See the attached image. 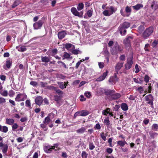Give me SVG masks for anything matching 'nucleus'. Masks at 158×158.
Listing matches in <instances>:
<instances>
[{
  "label": "nucleus",
  "instance_id": "nucleus-1",
  "mask_svg": "<svg viewBox=\"0 0 158 158\" xmlns=\"http://www.w3.org/2000/svg\"><path fill=\"white\" fill-rule=\"evenodd\" d=\"M130 23L128 22H125L122 24H120L119 27V30L120 31V33L123 35H125L126 32V30L125 29L130 27Z\"/></svg>",
  "mask_w": 158,
  "mask_h": 158
},
{
  "label": "nucleus",
  "instance_id": "nucleus-2",
  "mask_svg": "<svg viewBox=\"0 0 158 158\" xmlns=\"http://www.w3.org/2000/svg\"><path fill=\"white\" fill-rule=\"evenodd\" d=\"M108 10H106L103 12V14L106 16H109L113 14L117 10V9L113 6H110L109 8L106 7Z\"/></svg>",
  "mask_w": 158,
  "mask_h": 158
},
{
  "label": "nucleus",
  "instance_id": "nucleus-3",
  "mask_svg": "<svg viewBox=\"0 0 158 158\" xmlns=\"http://www.w3.org/2000/svg\"><path fill=\"white\" fill-rule=\"evenodd\" d=\"M153 31V28L152 27L147 28L142 34V37L145 39H147L152 34Z\"/></svg>",
  "mask_w": 158,
  "mask_h": 158
},
{
  "label": "nucleus",
  "instance_id": "nucleus-4",
  "mask_svg": "<svg viewBox=\"0 0 158 158\" xmlns=\"http://www.w3.org/2000/svg\"><path fill=\"white\" fill-rule=\"evenodd\" d=\"M133 57L132 56L128 57L127 59L126 63L125 64V69L128 70L131 68L133 64Z\"/></svg>",
  "mask_w": 158,
  "mask_h": 158
},
{
  "label": "nucleus",
  "instance_id": "nucleus-5",
  "mask_svg": "<svg viewBox=\"0 0 158 158\" xmlns=\"http://www.w3.org/2000/svg\"><path fill=\"white\" fill-rule=\"evenodd\" d=\"M27 98V96L25 94H17L15 99V101L20 102L24 101Z\"/></svg>",
  "mask_w": 158,
  "mask_h": 158
},
{
  "label": "nucleus",
  "instance_id": "nucleus-6",
  "mask_svg": "<svg viewBox=\"0 0 158 158\" xmlns=\"http://www.w3.org/2000/svg\"><path fill=\"white\" fill-rule=\"evenodd\" d=\"M44 19L42 18L41 19L39 20L38 22H35L33 24V27L34 29L37 30L40 29L42 27L43 24L44 23Z\"/></svg>",
  "mask_w": 158,
  "mask_h": 158
},
{
  "label": "nucleus",
  "instance_id": "nucleus-7",
  "mask_svg": "<svg viewBox=\"0 0 158 158\" xmlns=\"http://www.w3.org/2000/svg\"><path fill=\"white\" fill-rule=\"evenodd\" d=\"M53 147L52 146L47 145L45 146L44 148V152L47 153H50L53 150Z\"/></svg>",
  "mask_w": 158,
  "mask_h": 158
},
{
  "label": "nucleus",
  "instance_id": "nucleus-8",
  "mask_svg": "<svg viewBox=\"0 0 158 158\" xmlns=\"http://www.w3.org/2000/svg\"><path fill=\"white\" fill-rule=\"evenodd\" d=\"M145 98L146 100L148 102V103L149 104H151L152 105H153V98L151 94L148 95L146 96L145 97Z\"/></svg>",
  "mask_w": 158,
  "mask_h": 158
},
{
  "label": "nucleus",
  "instance_id": "nucleus-9",
  "mask_svg": "<svg viewBox=\"0 0 158 158\" xmlns=\"http://www.w3.org/2000/svg\"><path fill=\"white\" fill-rule=\"evenodd\" d=\"M107 73L108 71L106 70V72L103 73L102 75H101L97 79L96 81H101L104 80L107 76Z\"/></svg>",
  "mask_w": 158,
  "mask_h": 158
},
{
  "label": "nucleus",
  "instance_id": "nucleus-10",
  "mask_svg": "<svg viewBox=\"0 0 158 158\" xmlns=\"http://www.w3.org/2000/svg\"><path fill=\"white\" fill-rule=\"evenodd\" d=\"M121 97V95L119 93H116L115 94H113L112 95L110 96V100H113L117 99Z\"/></svg>",
  "mask_w": 158,
  "mask_h": 158
},
{
  "label": "nucleus",
  "instance_id": "nucleus-11",
  "mask_svg": "<svg viewBox=\"0 0 158 158\" xmlns=\"http://www.w3.org/2000/svg\"><path fill=\"white\" fill-rule=\"evenodd\" d=\"M43 101V98L40 96L37 97L35 99V103L39 106L41 105Z\"/></svg>",
  "mask_w": 158,
  "mask_h": 158
},
{
  "label": "nucleus",
  "instance_id": "nucleus-12",
  "mask_svg": "<svg viewBox=\"0 0 158 158\" xmlns=\"http://www.w3.org/2000/svg\"><path fill=\"white\" fill-rule=\"evenodd\" d=\"M67 33L65 31H60L58 33V36L59 39H62L65 36Z\"/></svg>",
  "mask_w": 158,
  "mask_h": 158
},
{
  "label": "nucleus",
  "instance_id": "nucleus-13",
  "mask_svg": "<svg viewBox=\"0 0 158 158\" xmlns=\"http://www.w3.org/2000/svg\"><path fill=\"white\" fill-rule=\"evenodd\" d=\"M71 10L72 13L75 15L78 16L79 17H82V15H80L79 13L77 10L74 7H72Z\"/></svg>",
  "mask_w": 158,
  "mask_h": 158
},
{
  "label": "nucleus",
  "instance_id": "nucleus-14",
  "mask_svg": "<svg viewBox=\"0 0 158 158\" xmlns=\"http://www.w3.org/2000/svg\"><path fill=\"white\" fill-rule=\"evenodd\" d=\"M103 123L106 125L107 128H110L111 127V125L110 122L109 120V117H106L105 118Z\"/></svg>",
  "mask_w": 158,
  "mask_h": 158
},
{
  "label": "nucleus",
  "instance_id": "nucleus-15",
  "mask_svg": "<svg viewBox=\"0 0 158 158\" xmlns=\"http://www.w3.org/2000/svg\"><path fill=\"white\" fill-rule=\"evenodd\" d=\"M123 63H121L119 62L117 63L115 67V70L117 72H118L123 67Z\"/></svg>",
  "mask_w": 158,
  "mask_h": 158
},
{
  "label": "nucleus",
  "instance_id": "nucleus-16",
  "mask_svg": "<svg viewBox=\"0 0 158 158\" xmlns=\"http://www.w3.org/2000/svg\"><path fill=\"white\" fill-rule=\"evenodd\" d=\"M65 48L66 49L70 51H71L73 49H74L75 48L74 45L69 43L66 44Z\"/></svg>",
  "mask_w": 158,
  "mask_h": 158
},
{
  "label": "nucleus",
  "instance_id": "nucleus-17",
  "mask_svg": "<svg viewBox=\"0 0 158 158\" xmlns=\"http://www.w3.org/2000/svg\"><path fill=\"white\" fill-rule=\"evenodd\" d=\"M114 47L118 52H121L123 50V47L122 46L119 45L117 43L115 44Z\"/></svg>",
  "mask_w": 158,
  "mask_h": 158
},
{
  "label": "nucleus",
  "instance_id": "nucleus-18",
  "mask_svg": "<svg viewBox=\"0 0 158 158\" xmlns=\"http://www.w3.org/2000/svg\"><path fill=\"white\" fill-rule=\"evenodd\" d=\"M8 145L6 144H4V145L1 148L3 153L6 155V153L8 150Z\"/></svg>",
  "mask_w": 158,
  "mask_h": 158
},
{
  "label": "nucleus",
  "instance_id": "nucleus-19",
  "mask_svg": "<svg viewBox=\"0 0 158 158\" xmlns=\"http://www.w3.org/2000/svg\"><path fill=\"white\" fill-rule=\"evenodd\" d=\"M15 122V120L12 118H6V123L9 125H13Z\"/></svg>",
  "mask_w": 158,
  "mask_h": 158
},
{
  "label": "nucleus",
  "instance_id": "nucleus-20",
  "mask_svg": "<svg viewBox=\"0 0 158 158\" xmlns=\"http://www.w3.org/2000/svg\"><path fill=\"white\" fill-rule=\"evenodd\" d=\"M132 37L131 36H128L127 38L124 40L123 42L124 44L129 45L131 41V40L132 39Z\"/></svg>",
  "mask_w": 158,
  "mask_h": 158
},
{
  "label": "nucleus",
  "instance_id": "nucleus-21",
  "mask_svg": "<svg viewBox=\"0 0 158 158\" xmlns=\"http://www.w3.org/2000/svg\"><path fill=\"white\" fill-rule=\"evenodd\" d=\"M143 6L142 4H138L136 5L133 6L132 7L134 9L137 10L143 7Z\"/></svg>",
  "mask_w": 158,
  "mask_h": 158
},
{
  "label": "nucleus",
  "instance_id": "nucleus-22",
  "mask_svg": "<svg viewBox=\"0 0 158 158\" xmlns=\"http://www.w3.org/2000/svg\"><path fill=\"white\" fill-rule=\"evenodd\" d=\"M121 107V109L124 111H127L128 110V107L127 104L125 103H122Z\"/></svg>",
  "mask_w": 158,
  "mask_h": 158
},
{
  "label": "nucleus",
  "instance_id": "nucleus-23",
  "mask_svg": "<svg viewBox=\"0 0 158 158\" xmlns=\"http://www.w3.org/2000/svg\"><path fill=\"white\" fill-rule=\"evenodd\" d=\"M151 129L154 131H158V124L156 123H154L151 127Z\"/></svg>",
  "mask_w": 158,
  "mask_h": 158
},
{
  "label": "nucleus",
  "instance_id": "nucleus-24",
  "mask_svg": "<svg viewBox=\"0 0 158 158\" xmlns=\"http://www.w3.org/2000/svg\"><path fill=\"white\" fill-rule=\"evenodd\" d=\"M86 129L84 127H82L76 131L77 133L82 134L85 132Z\"/></svg>",
  "mask_w": 158,
  "mask_h": 158
},
{
  "label": "nucleus",
  "instance_id": "nucleus-25",
  "mask_svg": "<svg viewBox=\"0 0 158 158\" xmlns=\"http://www.w3.org/2000/svg\"><path fill=\"white\" fill-rule=\"evenodd\" d=\"M57 83L59 85V87L61 89H63L66 88L65 83H64L62 82H59Z\"/></svg>",
  "mask_w": 158,
  "mask_h": 158
},
{
  "label": "nucleus",
  "instance_id": "nucleus-26",
  "mask_svg": "<svg viewBox=\"0 0 158 158\" xmlns=\"http://www.w3.org/2000/svg\"><path fill=\"white\" fill-rule=\"evenodd\" d=\"M41 58L42 61L43 62H48L50 61V59L48 57L41 56Z\"/></svg>",
  "mask_w": 158,
  "mask_h": 158
},
{
  "label": "nucleus",
  "instance_id": "nucleus-27",
  "mask_svg": "<svg viewBox=\"0 0 158 158\" xmlns=\"http://www.w3.org/2000/svg\"><path fill=\"white\" fill-rule=\"evenodd\" d=\"M115 92V91L114 90H108L105 91V93L107 95H110V96Z\"/></svg>",
  "mask_w": 158,
  "mask_h": 158
},
{
  "label": "nucleus",
  "instance_id": "nucleus-28",
  "mask_svg": "<svg viewBox=\"0 0 158 158\" xmlns=\"http://www.w3.org/2000/svg\"><path fill=\"white\" fill-rule=\"evenodd\" d=\"M16 48L18 49L19 51L21 52L25 51L26 50L25 47L24 46H22L21 47L17 46L16 47Z\"/></svg>",
  "mask_w": 158,
  "mask_h": 158
},
{
  "label": "nucleus",
  "instance_id": "nucleus-29",
  "mask_svg": "<svg viewBox=\"0 0 158 158\" xmlns=\"http://www.w3.org/2000/svg\"><path fill=\"white\" fill-rule=\"evenodd\" d=\"M118 145L121 147H124L125 144H127L126 141H119L117 142Z\"/></svg>",
  "mask_w": 158,
  "mask_h": 158
},
{
  "label": "nucleus",
  "instance_id": "nucleus-30",
  "mask_svg": "<svg viewBox=\"0 0 158 158\" xmlns=\"http://www.w3.org/2000/svg\"><path fill=\"white\" fill-rule=\"evenodd\" d=\"M110 110V108H106V109L102 111V114L104 115H106L109 113Z\"/></svg>",
  "mask_w": 158,
  "mask_h": 158
},
{
  "label": "nucleus",
  "instance_id": "nucleus-31",
  "mask_svg": "<svg viewBox=\"0 0 158 158\" xmlns=\"http://www.w3.org/2000/svg\"><path fill=\"white\" fill-rule=\"evenodd\" d=\"M64 58L62 59L63 60L64 59L70 58L72 59V57L67 52H65L64 53Z\"/></svg>",
  "mask_w": 158,
  "mask_h": 158
},
{
  "label": "nucleus",
  "instance_id": "nucleus-32",
  "mask_svg": "<svg viewBox=\"0 0 158 158\" xmlns=\"http://www.w3.org/2000/svg\"><path fill=\"white\" fill-rule=\"evenodd\" d=\"M21 2V0H16L14 3L12 5V7L14 8L19 4Z\"/></svg>",
  "mask_w": 158,
  "mask_h": 158
},
{
  "label": "nucleus",
  "instance_id": "nucleus-33",
  "mask_svg": "<svg viewBox=\"0 0 158 158\" xmlns=\"http://www.w3.org/2000/svg\"><path fill=\"white\" fill-rule=\"evenodd\" d=\"M125 11L127 13L126 14H129V16L131 12V7H129L128 6H127L125 8Z\"/></svg>",
  "mask_w": 158,
  "mask_h": 158
},
{
  "label": "nucleus",
  "instance_id": "nucleus-34",
  "mask_svg": "<svg viewBox=\"0 0 158 158\" xmlns=\"http://www.w3.org/2000/svg\"><path fill=\"white\" fill-rule=\"evenodd\" d=\"M89 114V112L88 111L85 110H82L81 111V116H85Z\"/></svg>",
  "mask_w": 158,
  "mask_h": 158
},
{
  "label": "nucleus",
  "instance_id": "nucleus-35",
  "mask_svg": "<svg viewBox=\"0 0 158 158\" xmlns=\"http://www.w3.org/2000/svg\"><path fill=\"white\" fill-rule=\"evenodd\" d=\"M84 6V4L83 3H79L77 6V9L78 10H80L83 8Z\"/></svg>",
  "mask_w": 158,
  "mask_h": 158
},
{
  "label": "nucleus",
  "instance_id": "nucleus-36",
  "mask_svg": "<svg viewBox=\"0 0 158 158\" xmlns=\"http://www.w3.org/2000/svg\"><path fill=\"white\" fill-rule=\"evenodd\" d=\"M0 94L3 96L6 97L8 95V92L6 90H4L2 91V90L0 91Z\"/></svg>",
  "mask_w": 158,
  "mask_h": 158
},
{
  "label": "nucleus",
  "instance_id": "nucleus-37",
  "mask_svg": "<svg viewBox=\"0 0 158 158\" xmlns=\"http://www.w3.org/2000/svg\"><path fill=\"white\" fill-rule=\"evenodd\" d=\"M149 134L151 137L153 138H154L156 136L158 135V134L155 132H149Z\"/></svg>",
  "mask_w": 158,
  "mask_h": 158
},
{
  "label": "nucleus",
  "instance_id": "nucleus-38",
  "mask_svg": "<svg viewBox=\"0 0 158 158\" xmlns=\"http://www.w3.org/2000/svg\"><path fill=\"white\" fill-rule=\"evenodd\" d=\"M118 53V52L114 47L111 50V53L113 55H116Z\"/></svg>",
  "mask_w": 158,
  "mask_h": 158
},
{
  "label": "nucleus",
  "instance_id": "nucleus-39",
  "mask_svg": "<svg viewBox=\"0 0 158 158\" xmlns=\"http://www.w3.org/2000/svg\"><path fill=\"white\" fill-rule=\"evenodd\" d=\"M133 80L134 81L137 83L142 84L143 81L141 80L139 78H134Z\"/></svg>",
  "mask_w": 158,
  "mask_h": 158
},
{
  "label": "nucleus",
  "instance_id": "nucleus-40",
  "mask_svg": "<svg viewBox=\"0 0 158 158\" xmlns=\"http://www.w3.org/2000/svg\"><path fill=\"white\" fill-rule=\"evenodd\" d=\"M50 121V118L48 116H47L45 118V120L43 123L46 124H48Z\"/></svg>",
  "mask_w": 158,
  "mask_h": 158
},
{
  "label": "nucleus",
  "instance_id": "nucleus-41",
  "mask_svg": "<svg viewBox=\"0 0 158 158\" xmlns=\"http://www.w3.org/2000/svg\"><path fill=\"white\" fill-rule=\"evenodd\" d=\"M120 13L121 15L124 17H128L129 16V14H126L123 12V9H121L120 11Z\"/></svg>",
  "mask_w": 158,
  "mask_h": 158
},
{
  "label": "nucleus",
  "instance_id": "nucleus-42",
  "mask_svg": "<svg viewBox=\"0 0 158 158\" xmlns=\"http://www.w3.org/2000/svg\"><path fill=\"white\" fill-rule=\"evenodd\" d=\"M95 148V146L94 145L92 142H89V148L90 150H93Z\"/></svg>",
  "mask_w": 158,
  "mask_h": 158
},
{
  "label": "nucleus",
  "instance_id": "nucleus-43",
  "mask_svg": "<svg viewBox=\"0 0 158 158\" xmlns=\"http://www.w3.org/2000/svg\"><path fill=\"white\" fill-rule=\"evenodd\" d=\"M8 128L6 126H2V131L4 133H6L8 131Z\"/></svg>",
  "mask_w": 158,
  "mask_h": 158
},
{
  "label": "nucleus",
  "instance_id": "nucleus-44",
  "mask_svg": "<svg viewBox=\"0 0 158 158\" xmlns=\"http://www.w3.org/2000/svg\"><path fill=\"white\" fill-rule=\"evenodd\" d=\"M57 63L58 64H60L62 66H63V67L65 69H68V67H67L66 65V64L63 62L61 61H58L57 62Z\"/></svg>",
  "mask_w": 158,
  "mask_h": 158
},
{
  "label": "nucleus",
  "instance_id": "nucleus-45",
  "mask_svg": "<svg viewBox=\"0 0 158 158\" xmlns=\"http://www.w3.org/2000/svg\"><path fill=\"white\" fill-rule=\"evenodd\" d=\"M88 154L85 151H83L81 154V156L82 158H87Z\"/></svg>",
  "mask_w": 158,
  "mask_h": 158
},
{
  "label": "nucleus",
  "instance_id": "nucleus-46",
  "mask_svg": "<svg viewBox=\"0 0 158 158\" xmlns=\"http://www.w3.org/2000/svg\"><path fill=\"white\" fill-rule=\"evenodd\" d=\"M149 79L150 77L148 75H145L144 77V81L146 83H147L148 82Z\"/></svg>",
  "mask_w": 158,
  "mask_h": 158
},
{
  "label": "nucleus",
  "instance_id": "nucleus-47",
  "mask_svg": "<svg viewBox=\"0 0 158 158\" xmlns=\"http://www.w3.org/2000/svg\"><path fill=\"white\" fill-rule=\"evenodd\" d=\"M100 135L102 139L104 141H106V135L103 132L101 133Z\"/></svg>",
  "mask_w": 158,
  "mask_h": 158
},
{
  "label": "nucleus",
  "instance_id": "nucleus-48",
  "mask_svg": "<svg viewBox=\"0 0 158 158\" xmlns=\"http://www.w3.org/2000/svg\"><path fill=\"white\" fill-rule=\"evenodd\" d=\"M11 64V62L10 60H7L6 62V65L7 67L9 68Z\"/></svg>",
  "mask_w": 158,
  "mask_h": 158
},
{
  "label": "nucleus",
  "instance_id": "nucleus-49",
  "mask_svg": "<svg viewBox=\"0 0 158 158\" xmlns=\"http://www.w3.org/2000/svg\"><path fill=\"white\" fill-rule=\"evenodd\" d=\"M72 53L75 55L78 54L79 52V50L77 49H73L71 51Z\"/></svg>",
  "mask_w": 158,
  "mask_h": 158
},
{
  "label": "nucleus",
  "instance_id": "nucleus-50",
  "mask_svg": "<svg viewBox=\"0 0 158 158\" xmlns=\"http://www.w3.org/2000/svg\"><path fill=\"white\" fill-rule=\"evenodd\" d=\"M137 90L140 94L143 93L144 91L143 87L142 86H140L139 87H138L137 89Z\"/></svg>",
  "mask_w": 158,
  "mask_h": 158
},
{
  "label": "nucleus",
  "instance_id": "nucleus-51",
  "mask_svg": "<svg viewBox=\"0 0 158 158\" xmlns=\"http://www.w3.org/2000/svg\"><path fill=\"white\" fill-rule=\"evenodd\" d=\"M15 92L12 90H10L9 92V95L10 97H13L15 95Z\"/></svg>",
  "mask_w": 158,
  "mask_h": 158
},
{
  "label": "nucleus",
  "instance_id": "nucleus-52",
  "mask_svg": "<svg viewBox=\"0 0 158 158\" xmlns=\"http://www.w3.org/2000/svg\"><path fill=\"white\" fill-rule=\"evenodd\" d=\"M113 139V138H110L108 140V142L109 144V146L110 147H112L113 146V145H112V142Z\"/></svg>",
  "mask_w": 158,
  "mask_h": 158
},
{
  "label": "nucleus",
  "instance_id": "nucleus-53",
  "mask_svg": "<svg viewBox=\"0 0 158 158\" xmlns=\"http://www.w3.org/2000/svg\"><path fill=\"white\" fill-rule=\"evenodd\" d=\"M126 56L124 55H121L119 58V60L121 61H124L125 60Z\"/></svg>",
  "mask_w": 158,
  "mask_h": 158
},
{
  "label": "nucleus",
  "instance_id": "nucleus-54",
  "mask_svg": "<svg viewBox=\"0 0 158 158\" xmlns=\"http://www.w3.org/2000/svg\"><path fill=\"white\" fill-rule=\"evenodd\" d=\"M58 144H54L53 146H52L53 147V149L55 151H56L59 149V148H58Z\"/></svg>",
  "mask_w": 158,
  "mask_h": 158
},
{
  "label": "nucleus",
  "instance_id": "nucleus-55",
  "mask_svg": "<svg viewBox=\"0 0 158 158\" xmlns=\"http://www.w3.org/2000/svg\"><path fill=\"white\" fill-rule=\"evenodd\" d=\"M101 128V126L99 123L96 124L94 127L95 129L100 130Z\"/></svg>",
  "mask_w": 158,
  "mask_h": 158
},
{
  "label": "nucleus",
  "instance_id": "nucleus-56",
  "mask_svg": "<svg viewBox=\"0 0 158 158\" xmlns=\"http://www.w3.org/2000/svg\"><path fill=\"white\" fill-rule=\"evenodd\" d=\"M30 84L34 87H35L37 85L38 83L36 81H31Z\"/></svg>",
  "mask_w": 158,
  "mask_h": 158
},
{
  "label": "nucleus",
  "instance_id": "nucleus-57",
  "mask_svg": "<svg viewBox=\"0 0 158 158\" xmlns=\"http://www.w3.org/2000/svg\"><path fill=\"white\" fill-rule=\"evenodd\" d=\"M18 127V126L17 123H14V124H13V125L12 126V130L14 131V130L16 129Z\"/></svg>",
  "mask_w": 158,
  "mask_h": 158
},
{
  "label": "nucleus",
  "instance_id": "nucleus-58",
  "mask_svg": "<svg viewBox=\"0 0 158 158\" xmlns=\"http://www.w3.org/2000/svg\"><path fill=\"white\" fill-rule=\"evenodd\" d=\"M81 111H77L75 113L74 116V118H76L78 116H81Z\"/></svg>",
  "mask_w": 158,
  "mask_h": 158
},
{
  "label": "nucleus",
  "instance_id": "nucleus-59",
  "mask_svg": "<svg viewBox=\"0 0 158 158\" xmlns=\"http://www.w3.org/2000/svg\"><path fill=\"white\" fill-rule=\"evenodd\" d=\"M84 94L88 98H89L91 96V94L90 92H85Z\"/></svg>",
  "mask_w": 158,
  "mask_h": 158
},
{
  "label": "nucleus",
  "instance_id": "nucleus-60",
  "mask_svg": "<svg viewBox=\"0 0 158 158\" xmlns=\"http://www.w3.org/2000/svg\"><path fill=\"white\" fill-rule=\"evenodd\" d=\"M26 106L27 107H29L31 106V103L30 100H27L26 101Z\"/></svg>",
  "mask_w": 158,
  "mask_h": 158
},
{
  "label": "nucleus",
  "instance_id": "nucleus-61",
  "mask_svg": "<svg viewBox=\"0 0 158 158\" xmlns=\"http://www.w3.org/2000/svg\"><path fill=\"white\" fill-rule=\"evenodd\" d=\"M6 102V99L4 98L0 97V104L5 103Z\"/></svg>",
  "mask_w": 158,
  "mask_h": 158
},
{
  "label": "nucleus",
  "instance_id": "nucleus-62",
  "mask_svg": "<svg viewBox=\"0 0 158 158\" xmlns=\"http://www.w3.org/2000/svg\"><path fill=\"white\" fill-rule=\"evenodd\" d=\"M57 49H53L52 51L51 55L52 56H53L55 54L57 53Z\"/></svg>",
  "mask_w": 158,
  "mask_h": 158
},
{
  "label": "nucleus",
  "instance_id": "nucleus-63",
  "mask_svg": "<svg viewBox=\"0 0 158 158\" xmlns=\"http://www.w3.org/2000/svg\"><path fill=\"white\" fill-rule=\"evenodd\" d=\"M135 73H137L139 71V69L138 67V65L137 64H136L135 65Z\"/></svg>",
  "mask_w": 158,
  "mask_h": 158
},
{
  "label": "nucleus",
  "instance_id": "nucleus-64",
  "mask_svg": "<svg viewBox=\"0 0 158 158\" xmlns=\"http://www.w3.org/2000/svg\"><path fill=\"white\" fill-rule=\"evenodd\" d=\"M99 67L101 68H102L104 66V64L103 62H99L98 63Z\"/></svg>",
  "mask_w": 158,
  "mask_h": 158
}]
</instances>
